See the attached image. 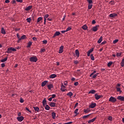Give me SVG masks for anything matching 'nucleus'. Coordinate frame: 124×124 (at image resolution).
Segmentation results:
<instances>
[{
  "mask_svg": "<svg viewBox=\"0 0 124 124\" xmlns=\"http://www.w3.org/2000/svg\"><path fill=\"white\" fill-rule=\"evenodd\" d=\"M30 61L31 62H36L38 61V59L36 56H33L30 58Z\"/></svg>",
  "mask_w": 124,
  "mask_h": 124,
  "instance_id": "1",
  "label": "nucleus"
},
{
  "mask_svg": "<svg viewBox=\"0 0 124 124\" xmlns=\"http://www.w3.org/2000/svg\"><path fill=\"white\" fill-rule=\"evenodd\" d=\"M109 101L112 102V103H115L117 101V99L114 98V97L111 96V97H110V98L109 99Z\"/></svg>",
  "mask_w": 124,
  "mask_h": 124,
  "instance_id": "2",
  "label": "nucleus"
},
{
  "mask_svg": "<svg viewBox=\"0 0 124 124\" xmlns=\"http://www.w3.org/2000/svg\"><path fill=\"white\" fill-rule=\"evenodd\" d=\"M95 98L96 100H98V99H100L103 97L102 95H98V94H95L94 95Z\"/></svg>",
  "mask_w": 124,
  "mask_h": 124,
  "instance_id": "3",
  "label": "nucleus"
},
{
  "mask_svg": "<svg viewBox=\"0 0 124 124\" xmlns=\"http://www.w3.org/2000/svg\"><path fill=\"white\" fill-rule=\"evenodd\" d=\"M99 28V25H97V26H93V28L92 30H93V31L96 32L98 31Z\"/></svg>",
  "mask_w": 124,
  "mask_h": 124,
  "instance_id": "4",
  "label": "nucleus"
},
{
  "mask_svg": "<svg viewBox=\"0 0 124 124\" xmlns=\"http://www.w3.org/2000/svg\"><path fill=\"white\" fill-rule=\"evenodd\" d=\"M118 16L117 14L113 13V14H110L109 15V16L111 18H115L116 16Z\"/></svg>",
  "mask_w": 124,
  "mask_h": 124,
  "instance_id": "5",
  "label": "nucleus"
},
{
  "mask_svg": "<svg viewBox=\"0 0 124 124\" xmlns=\"http://www.w3.org/2000/svg\"><path fill=\"white\" fill-rule=\"evenodd\" d=\"M63 48H64V46H61V47H60L59 51V54L62 53V52L63 51Z\"/></svg>",
  "mask_w": 124,
  "mask_h": 124,
  "instance_id": "6",
  "label": "nucleus"
},
{
  "mask_svg": "<svg viewBox=\"0 0 124 124\" xmlns=\"http://www.w3.org/2000/svg\"><path fill=\"white\" fill-rule=\"evenodd\" d=\"M17 120L18 121L21 122L23 121V120H24V117L22 116H18L17 118Z\"/></svg>",
  "mask_w": 124,
  "mask_h": 124,
  "instance_id": "7",
  "label": "nucleus"
},
{
  "mask_svg": "<svg viewBox=\"0 0 124 124\" xmlns=\"http://www.w3.org/2000/svg\"><path fill=\"white\" fill-rule=\"evenodd\" d=\"M96 103H92L91 105H90L89 106V108H95V107H96Z\"/></svg>",
  "mask_w": 124,
  "mask_h": 124,
  "instance_id": "8",
  "label": "nucleus"
},
{
  "mask_svg": "<svg viewBox=\"0 0 124 124\" xmlns=\"http://www.w3.org/2000/svg\"><path fill=\"white\" fill-rule=\"evenodd\" d=\"M117 99H118V100H120L121 101H124V96H117Z\"/></svg>",
  "mask_w": 124,
  "mask_h": 124,
  "instance_id": "9",
  "label": "nucleus"
},
{
  "mask_svg": "<svg viewBox=\"0 0 124 124\" xmlns=\"http://www.w3.org/2000/svg\"><path fill=\"white\" fill-rule=\"evenodd\" d=\"M26 38H27V36H26V35H22V36L21 37L20 39H19V40H18L17 42L19 43V42H21V40H24V39H25Z\"/></svg>",
  "mask_w": 124,
  "mask_h": 124,
  "instance_id": "10",
  "label": "nucleus"
},
{
  "mask_svg": "<svg viewBox=\"0 0 124 124\" xmlns=\"http://www.w3.org/2000/svg\"><path fill=\"white\" fill-rule=\"evenodd\" d=\"M61 34V32L60 31H56L55 33H54L53 36V38H55L57 36H59Z\"/></svg>",
  "mask_w": 124,
  "mask_h": 124,
  "instance_id": "11",
  "label": "nucleus"
},
{
  "mask_svg": "<svg viewBox=\"0 0 124 124\" xmlns=\"http://www.w3.org/2000/svg\"><path fill=\"white\" fill-rule=\"evenodd\" d=\"M97 118H94L93 119L90 120L88 122V124H91V123L94 122L96 120Z\"/></svg>",
  "mask_w": 124,
  "mask_h": 124,
  "instance_id": "12",
  "label": "nucleus"
},
{
  "mask_svg": "<svg viewBox=\"0 0 124 124\" xmlns=\"http://www.w3.org/2000/svg\"><path fill=\"white\" fill-rule=\"evenodd\" d=\"M43 106L44 107H45L46 105L47 104L46 103V98H44V99L42 101Z\"/></svg>",
  "mask_w": 124,
  "mask_h": 124,
  "instance_id": "13",
  "label": "nucleus"
},
{
  "mask_svg": "<svg viewBox=\"0 0 124 124\" xmlns=\"http://www.w3.org/2000/svg\"><path fill=\"white\" fill-rule=\"evenodd\" d=\"M12 52H13V51H12V47H11V48H7V54L12 53Z\"/></svg>",
  "mask_w": 124,
  "mask_h": 124,
  "instance_id": "14",
  "label": "nucleus"
},
{
  "mask_svg": "<svg viewBox=\"0 0 124 124\" xmlns=\"http://www.w3.org/2000/svg\"><path fill=\"white\" fill-rule=\"evenodd\" d=\"M32 8V6H28L25 9V11H29Z\"/></svg>",
  "mask_w": 124,
  "mask_h": 124,
  "instance_id": "15",
  "label": "nucleus"
},
{
  "mask_svg": "<svg viewBox=\"0 0 124 124\" xmlns=\"http://www.w3.org/2000/svg\"><path fill=\"white\" fill-rule=\"evenodd\" d=\"M51 116L52 117L53 119H55L56 117V112H52L51 113Z\"/></svg>",
  "mask_w": 124,
  "mask_h": 124,
  "instance_id": "16",
  "label": "nucleus"
},
{
  "mask_svg": "<svg viewBox=\"0 0 124 124\" xmlns=\"http://www.w3.org/2000/svg\"><path fill=\"white\" fill-rule=\"evenodd\" d=\"M47 82L48 81L47 80H45V81H43L42 82V87H44L46 85Z\"/></svg>",
  "mask_w": 124,
  "mask_h": 124,
  "instance_id": "17",
  "label": "nucleus"
},
{
  "mask_svg": "<svg viewBox=\"0 0 124 124\" xmlns=\"http://www.w3.org/2000/svg\"><path fill=\"white\" fill-rule=\"evenodd\" d=\"M1 33L2 34H6L5 30L3 28H2L1 29Z\"/></svg>",
  "mask_w": 124,
  "mask_h": 124,
  "instance_id": "18",
  "label": "nucleus"
},
{
  "mask_svg": "<svg viewBox=\"0 0 124 124\" xmlns=\"http://www.w3.org/2000/svg\"><path fill=\"white\" fill-rule=\"evenodd\" d=\"M56 77H57V75H55V74H53L50 76L49 78H54Z\"/></svg>",
  "mask_w": 124,
  "mask_h": 124,
  "instance_id": "19",
  "label": "nucleus"
},
{
  "mask_svg": "<svg viewBox=\"0 0 124 124\" xmlns=\"http://www.w3.org/2000/svg\"><path fill=\"white\" fill-rule=\"evenodd\" d=\"M35 111L36 112H39V110H40V108L39 107H33Z\"/></svg>",
  "mask_w": 124,
  "mask_h": 124,
  "instance_id": "20",
  "label": "nucleus"
},
{
  "mask_svg": "<svg viewBox=\"0 0 124 124\" xmlns=\"http://www.w3.org/2000/svg\"><path fill=\"white\" fill-rule=\"evenodd\" d=\"M96 93V91L94 90H92L90 91H89V94H95Z\"/></svg>",
  "mask_w": 124,
  "mask_h": 124,
  "instance_id": "21",
  "label": "nucleus"
},
{
  "mask_svg": "<svg viewBox=\"0 0 124 124\" xmlns=\"http://www.w3.org/2000/svg\"><path fill=\"white\" fill-rule=\"evenodd\" d=\"M50 108V107L48 106V105H46L45 106V109L47 110H49Z\"/></svg>",
  "mask_w": 124,
  "mask_h": 124,
  "instance_id": "22",
  "label": "nucleus"
},
{
  "mask_svg": "<svg viewBox=\"0 0 124 124\" xmlns=\"http://www.w3.org/2000/svg\"><path fill=\"white\" fill-rule=\"evenodd\" d=\"M82 28L83 30H87L88 29V26L86 25H84L82 26Z\"/></svg>",
  "mask_w": 124,
  "mask_h": 124,
  "instance_id": "23",
  "label": "nucleus"
},
{
  "mask_svg": "<svg viewBox=\"0 0 124 124\" xmlns=\"http://www.w3.org/2000/svg\"><path fill=\"white\" fill-rule=\"evenodd\" d=\"M49 105L51 107H56V103H51L49 104Z\"/></svg>",
  "mask_w": 124,
  "mask_h": 124,
  "instance_id": "24",
  "label": "nucleus"
},
{
  "mask_svg": "<svg viewBox=\"0 0 124 124\" xmlns=\"http://www.w3.org/2000/svg\"><path fill=\"white\" fill-rule=\"evenodd\" d=\"M64 88H65L64 85H62V86H61V91H62V92H65V90L64 89Z\"/></svg>",
  "mask_w": 124,
  "mask_h": 124,
  "instance_id": "25",
  "label": "nucleus"
},
{
  "mask_svg": "<svg viewBox=\"0 0 124 124\" xmlns=\"http://www.w3.org/2000/svg\"><path fill=\"white\" fill-rule=\"evenodd\" d=\"M47 87L48 88V90H51L52 88H53L54 86L52 84H48Z\"/></svg>",
  "mask_w": 124,
  "mask_h": 124,
  "instance_id": "26",
  "label": "nucleus"
},
{
  "mask_svg": "<svg viewBox=\"0 0 124 124\" xmlns=\"http://www.w3.org/2000/svg\"><path fill=\"white\" fill-rule=\"evenodd\" d=\"M8 60V57L5 58L4 59L1 60L0 62H6V61Z\"/></svg>",
  "mask_w": 124,
  "mask_h": 124,
  "instance_id": "27",
  "label": "nucleus"
},
{
  "mask_svg": "<svg viewBox=\"0 0 124 124\" xmlns=\"http://www.w3.org/2000/svg\"><path fill=\"white\" fill-rule=\"evenodd\" d=\"M76 55L78 56V58L79 57V52L78 49H76Z\"/></svg>",
  "mask_w": 124,
  "mask_h": 124,
  "instance_id": "28",
  "label": "nucleus"
},
{
  "mask_svg": "<svg viewBox=\"0 0 124 124\" xmlns=\"http://www.w3.org/2000/svg\"><path fill=\"white\" fill-rule=\"evenodd\" d=\"M102 39H103V37H102V36H101L100 37V39L97 41V43L100 44L102 42Z\"/></svg>",
  "mask_w": 124,
  "mask_h": 124,
  "instance_id": "29",
  "label": "nucleus"
},
{
  "mask_svg": "<svg viewBox=\"0 0 124 124\" xmlns=\"http://www.w3.org/2000/svg\"><path fill=\"white\" fill-rule=\"evenodd\" d=\"M43 18L42 17H39L37 19V23L38 24L39 22H41V20H42Z\"/></svg>",
  "mask_w": 124,
  "mask_h": 124,
  "instance_id": "30",
  "label": "nucleus"
},
{
  "mask_svg": "<svg viewBox=\"0 0 124 124\" xmlns=\"http://www.w3.org/2000/svg\"><path fill=\"white\" fill-rule=\"evenodd\" d=\"M67 95H68L70 97H71V96H73V93L71 92H70L67 93Z\"/></svg>",
  "mask_w": 124,
  "mask_h": 124,
  "instance_id": "31",
  "label": "nucleus"
},
{
  "mask_svg": "<svg viewBox=\"0 0 124 124\" xmlns=\"http://www.w3.org/2000/svg\"><path fill=\"white\" fill-rule=\"evenodd\" d=\"M116 89H117V92H119V93H122V91L121 90V88L119 87H116Z\"/></svg>",
  "mask_w": 124,
  "mask_h": 124,
  "instance_id": "32",
  "label": "nucleus"
},
{
  "mask_svg": "<svg viewBox=\"0 0 124 124\" xmlns=\"http://www.w3.org/2000/svg\"><path fill=\"white\" fill-rule=\"evenodd\" d=\"M121 66L122 67H124V58L122 60V61L121 62Z\"/></svg>",
  "mask_w": 124,
  "mask_h": 124,
  "instance_id": "33",
  "label": "nucleus"
},
{
  "mask_svg": "<svg viewBox=\"0 0 124 124\" xmlns=\"http://www.w3.org/2000/svg\"><path fill=\"white\" fill-rule=\"evenodd\" d=\"M98 74H99L98 73H97L95 74L94 75L93 74V76L92 77V78H95L96 77H97V76H98Z\"/></svg>",
  "mask_w": 124,
  "mask_h": 124,
  "instance_id": "34",
  "label": "nucleus"
},
{
  "mask_svg": "<svg viewBox=\"0 0 124 124\" xmlns=\"http://www.w3.org/2000/svg\"><path fill=\"white\" fill-rule=\"evenodd\" d=\"M90 116H91V114H89L87 115H84V116H82V118H83V119L88 118L89 117H90Z\"/></svg>",
  "mask_w": 124,
  "mask_h": 124,
  "instance_id": "35",
  "label": "nucleus"
},
{
  "mask_svg": "<svg viewBox=\"0 0 124 124\" xmlns=\"http://www.w3.org/2000/svg\"><path fill=\"white\" fill-rule=\"evenodd\" d=\"M112 63H113L112 62H108V67H110L112 65Z\"/></svg>",
  "mask_w": 124,
  "mask_h": 124,
  "instance_id": "36",
  "label": "nucleus"
},
{
  "mask_svg": "<svg viewBox=\"0 0 124 124\" xmlns=\"http://www.w3.org/2000/svg\"><path fill=\"white\" fill-rule=\"evenodd\" d=\"M108 119L110 121V122H112V117L111 116H109L108 118Z\"/></svg>",
  "mask_w": 124,
  "mask_h": 124,
  "instance_id": "37",
  "label": "nucleus"
},
{
  "mask_svg": "<svg viewBox=\"0 0 124 124\" xmlns=\"http://www.w3.org/2000/svg\"><path fill=\"white\" fill-rule=\"evenodd\" d=\"M94 50V48H92L89 50L88 52H89L90 54L92 53V52H93Z\"/></svg>",
  "mask_w": 124,
  "mask_h": 124,
  "instance_id": "38",
  "label": "nucleus"
},
{
  "mask_svg": "<svg viewBox=\"0 0 124 124\" xmlns=\"http://www.w3.org/2000/svg\"><path fill=\"white\" fill-rule=\"evenodd\" d=\"M96 72V71H93V73H92L90 75V77H92V76L94 75V74H95Z\"/></svg>",
  "mask_w": 124,
  "mask_h": 124,
  "instance_id": "39",
  "label": "nucleus"
},
{
  "mask_svg": "<svg viewBox=\"0 0 124 124\" xmlns=\"http://www.w3.org/2000/svg\"><path fill=\"white\" fill-rule=\"evenodd\" d=\"M32 45V42H29L27 45V47H30Z\"/></svg>",
  "mask_w": 124,
  "mask_h": 124,
  "instance_id": "40",
  "label": "nucleus"
},
{
  "mask_svg": "<svg viewBox=\"0 0 124 124\" xmlns=\"http://www.w3.org/2000/svg\"><path fill=\"white\" fill-rule=\"evenodd\" d=\"M91 57V59L93 61H94L95 60L94 59V57L93 56V54H92V55L90 56Z\"/></svg>",
  "mask_w": 124,
  "mask_h": 124,
  "instance_id": "41",
  "label": "nucleus"
},
{
  "mask_svg": "<svg viewBox=\"0 0 124 124\" xmlns=\"http://www.w3.org/2000/svg\"><path fill=\"white\" fill-rule=\"evenodd\" d=\"M26 20H27V22L31 23V17H29V18H27Z\"/></svg>",
  "mask_w": 124,
  "mask_h": 124,
  "instance_id": "42",
  "label": "nucleus"
},
{
  "mask_svg": "<svg viewBox=\"0 0 124 124\" xmlns=\"http://www.w3.org/2000/svg\"><path fill=\"white\" fill-rule=\"evenodd\" d=\"M89 4H92L93 3V0H87Z\"/></svg>",
  "mask_w": 124,
  "mask_h": 124,
  "instance_id": "43",
  "label": "nucleus"
},
{
  "mask_svg": "<svg viewBox=\"0 0 124 124\" xmlns=\"http://www.w3.org/2000/svg\"><path fill=\"white\" fill-rule=\"evenodd\" d=\"M93 7V5L92 4H90L88 5V8L89 9H91Z\"/></svg>",
  "mask_w": 124,
  "mask_h": 124,
  "instance_id": "44",
  "label": "nucleus"
},
{
  "mask_svg": "<svg viewBox=\"0 0 124 124\" xmlns=\"http://www.w3.org/2000/svg\"><path fill=\"white\" fill-rule=\"evenodd\" d=\"M122 55V53H117L116 54V56L117 57H119V56H121Z\"/></svg>",
  "mask_w": 124,
  "mask_h": 124,
  "instance_id": "45",
  "label": "nucleus"
},
{
  "mask_svg": "<svg viewBox=\"0 0 124 124\" xmlns=\"http://www.w3.org/2000/svg\"><path fill=\"white\" fill-rule=\"evenodd\" d=\"M50 96H51V98L53 99V98H54L56 97V94H52V95H51Z\"/></svg>",
  "mask_w": 124,
  "mask_h": 124,
  "instance_id": "46",
  "label": "nucleus"
},
{
  "mask_svg": "<svg viewBox=\"0 0 124 124\" xmlns=\"http://www.w3.org/2000/svg\"><path fill=\"white\" fill-rule=\"evenodd\" d=\"M118 41H119V40H117V39L113 41V44H116L117 42H118Z\"/></svg>",
  "mask_w": 124,
  "mask_h": 124,
  "instance_id": "47",
  "label": "nucleus"
},
{
  "mask_svg": "<svg viewBox=\"0 0 124 124\" xmlns=\"http://www.w3.org/2000/svg\"><path fill=\"white\" fill-rule=\"evenodd\" d=\"M71 28L69 27V28H68L66 29V31L67 32V31H71Z\"/></svg>",
  "mask_w": 124,
  "mask_h": 124,
  "instance_id": "48",
  "label": "nucleus"
},
{
  "mask_svg": "<svg viewBox=\"0 0 124 124\" xmlns=\"http://www.w3.org/2000/svg\"><path fill=\"white\" fill-rule=\"evenodd\" d=\"M78 108H76V110L75 111L74 113H75V114H78Z\"/></svg>",
  "mask_w": 124,
  "mask_h": 124,
  "instance_id": "49",
  "label": "nucleus"
},
{
  "mask_svg": "<svg viewBox=\"0 0 124 124\" xmlns=\"http://www.w3.org/2000/svg\"><path fill=\"white\" fill-rule=\"evenodd\" d=\"M42 43L44 44H46L47 43V40H44L42 41Z\"/></svg>",
  "mask_w": 124,
  "mask_h": 124,
  "instance_id": "50",
  "label": "nucleus"
},
{
  "mask_svg": "<svg viewBox=\"0 0 124 124\" xmlns=\"http://www.w3.org/2000/svg\"><path fill=\"white\" fill-rule=\"evenodd\" d=\"M89 109H84V112H85V113H88L89 112Z\"/></svg>",
  "mask_w": 124,
  "mask_h": 124,
  "instance_id": "51",
  "label": "nucleus"
},
{
  "mask_svg": "<svg viewBox=\"0 0 124 124\" xmlns=\"http://www.w3.org/2000/svg\"><path fill=\"white\" fill-rule=\"evenodd\" d=\"M48 17H49V15L48 14H46L44 16V17L46 18H48Z\"/></svg>",
  "mask_w": 124,
  "mask_h": 124,
  "instance_id": "52",
  "label": "nucleus"
},
{
  "mask_svg": "<svg viewBox=\"0 0 124 124\" xmlns=\"http://www.w3.org/2000/svg\"><path fill=\"white\" fill-rule=\"evenodd\" d=\"M24 102V100L21 98L20 100V102L21 103H23Z\"/></svg>",
  "mask_w": 124,
  "mask_h": 124,
  "instance_id": "53",
  "label": "nucleus"
},
{
  "mask_svg": "<svg viewBox=\"0 0 124 124\" xmlns=\"http://www.w3.org/2000/svg\"><path fill=\"white\" fill-rule=\"evenodd\" d=\"M26 109L28 111V112L31 113V111L30 110L29 108L26 107Z\"/></svg>",
  "mask_w": 124,
  "mask_h": 124,
  "instance_id": "54",
  "label": "nucleus"
},
{
  "mask_svg": "<svg viewBox=\"0 0 124 124\" xmlns=\"http://www.w3.org/2000/svg\"><path fill=\"white\" fill-rule=\"evenodd\" d=\"M1 67L3 68L5 66V63H1Z\"/></svg>",
  "mask_w": 124,
  "mask_h": 124,
  "instance_id": "55",
  "label": "nucleus"
},
{
  "mask_svg": "<svg viewBox=\"0 0 124 124\" xmlns=\"http://www.w3.org/2000/svg\"><path fill=\"white\" fill-rule=\"evenodd\" d=\"M46 51V49L45 48H42L41 50V52H45Z\"/></svg>",
  "mask_w": 124,
  "mask_h": 124,
  "instance_id": "56",
  "label": "nucleus"
},
{
  "mask_svg": "<svg viewBox=\"0 0 124 124\" xmlns=\"http://www.w3.org/2000/svg\"><path fill=\"white\" fill-rule=\"evenodd\" d=\"M64 85L65 86H67V81H64Z\"/></svg>",
  "mask_w": 124,
  "mask_h": 124,
  "instance_id": "57",
  "label": "nucleus"
},
{
  "mask_svg": "<svg viewBox=\"0 0 124 124\" xmlns=\"http://www.w3.org/2000/svg\"><path fill=\"white\" fill-rule=\"evenodd\" d=\"M17 2L22 3L23 0H16Z\"/></svg>",
  "mask_w": 124,
  "mask_h": 124,
  "instance_id": "58",
  "label": "nucleus"
},
{
  "mask_svg": "<svg viewBox=\"0 0 124 124\" xmlns=\"http://www.w3.org/2000/svg\"><path fill=\"white\" fill-rule=\"evenodd\" d=\"M79 63L78 61H75L74 62V63L76 64H77Z\"/></svg>",
  "mask_w": 124,
  "mask_h": 124,
  "instance_id": "59",
  "label": "nucleus"
},
{
  "mask_svg": "<svg viewBox=\"0 0 124 124\" xmlns=\"http://www.w3.org/2000/svg\"><path fill=\"white\" fill-rule=\"evenodd\" d=\"M32 40H33L34 41L36 42L37 40L36 37H33Z\"/></svg>",
  "mask_w": 124,
  "mask_h": 124,
  "instance_id": "60",
  "label": "nucleus"
},
{
  "mask_svg": "<svg viewBox=\"0 0 124 124\" xmlns=\"http://www.w3.org/2000/svg\"><path fill=\"white\" fill-rule=\"evenodd\" d=\"M78 82H76L74 83L75 86H78Z\"/></svg>",
  "mask_w": 124,
  "mask_h": 124,
  "instance_id": "61",
  "label": "nucleus"
},
{
  "mask_svg": "<svg viewBox=\"0 0 124 124\" xmlns=\"http://www.w3.org/2000/svg\"><path fill=\"white\" fill-rule=\"evenodd\" d=\"M12 48V52L13 51H16V48H13V47H11Z\"/></svg>",
  "mask_w": 124,
  "mask_h": 124,
  "instance_id": "62",
  "label": "nucleus"
},
{
  "mask_svg": "<svg viewBox=\"0 0 124 124\" xmlns=\"http://www.w3.org/2000/svg\"><path fill=\"white\" fill-rule=\"evenodd\" d=\"M73 124V122H70L66 123L63 124Z\"/></svg>",
  "mask_w": 124,
  "mask_h": 124,
  "instance_id": "63",
  "label": "nucleus"
},
{
  "mask_svg": "<svg viewBox=\"0 0 124 124\" xmlns=\"http://www.w3.org/2000/svg\"><path fill=\"white\" fill-rule=\"evenodd\" d=\"M95 23H96L95 20H93V21H92V24H95Z\"/></svg>",
  "mask_w": 124,
  "mask_h": 124,
  "instance_id": "64",
  "label": "nucleus"
}]
</instances>
